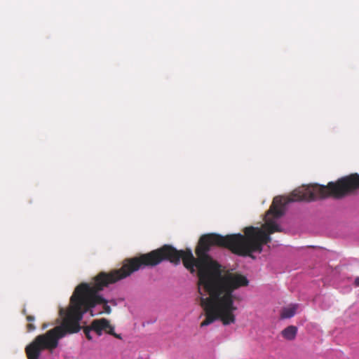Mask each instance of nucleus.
<instances>
[{
  "mask_svg": "<svg viewBox=\"0 0 359 359\" xmlns=\"http://www.w3.org/2000/svg\"><path fill=\"white\" fill-rule=\"evenodd\" d=\"M355 285L359 287V276L355 279Z\"/></svg>",
  "mask_w": 359,
  "mask_h": 359,
  "instance_id": "nucleus-9",
  "label": "nucleus"
},
{
  "mask_svg": "<svg viewBox=\"0 0 359 359\" xmlns=\"http://www.w3.org/2000/svg\"><path fill=\"white\" fill-rule=\"evenodd\" d=\"M22 313L23 315H25L26 316V320L28 322H33V321H34L35 317L34 316H32V315H28L27 313V311H26L25 309H22Z\"/></svg>",
  "mask_w": 359,
  "mask_h": 359,
  "instance_id": "nucleus-7",
  "label": "nucleus"
},
{
  "mask_svg": "<svg viewBox=\"0 0 359 359\" xmlns=\"http://www.w3.org/2000/svg\"><path fill=\"white\" fill-rule=\"evenodd\" d=\"M297 308L298 304H292L287 307H284L280 313V318L285 319L293 317L296 313Z\"/></svg>",
  "mask_w": 359,
  "mask_h": 359,
  "instance_id": "nucleus-6",
  "label": "nucleus"
},
{
  "mask_svg": "<svg viewBox=\"0 0 359 359\" xmlns=\"http://www.w3.org/2000/svg\"><path fill=\"white\" fill-rule=\"evenodd\" d=\"M47 327H48V325H47V324H46V323H44V324H43V325H42V329H43V330H45Z\"/></svg>",
  "mask_w": 359,
  "mask_h": 359,
  "instance_id": "nucleus-10",
  "label": "nucleus"
},
{
  "mask_svg": "<svg viewBox=\"0 0 359 359\" xmlns=\"http://www.w3.org/2000/svg\"><path fill=\"white\" fill-rule=\"evenodd\" d=\"M164 260L177 264L180 261L178 250L169 245L142 254L139 257L126 259L122 266L109 272L98 273L90 283H82L77 285L70 298V305L65 312L60 309V314H65L61 325L56 326L43 334L38 335L25 348L27 359H39L41 351L44 349L53 350L58 345L60 339L67 334L76 333L80 331L79 321L85 313L90 311L96 305L103 304L104 312L109 314L111 307L108 301L99 294L104 287L127 278L140 268L155 266Z\"/></svg>",
  "mask_w": 359,
  "mask_h": 359,
  "instance_id": "nucleus-2",
  "label": "nucleus"
},
{
  "mask_svg": "<svg viewBox=\"0 0 359 359\" xmlns=\"http://www.w3.org/2000/svg\"><path fill=\"white\" fill-rule=\"evenodd\" d=\"M357 189H359V175L357 173L341 177L335 182H330L327 186L316 184L299 187L291 193L285 201H283L280 197L274 198L269 210L266 212L263 227L269 234L282 232L283 229L274 219H278L283 215L284 206L288 203L314 201L330 196L341 198Z\"/></svg>",
  "mask_w": 359,
  "mask_h": 359,
  "instance_id": "nucleus-3",
  "label": "nucleus"
},
{
  "mask_svg": "<svg viewBox=\"0 0 359 359\" xmlns=\"http://www.w3.org/2000/svg\"><path fill=\"white\" fill-rule=\"evenodd\" d=\"M241 233L222 236L217 233L203 235L196 249L197 258L191 251L178 250L180 259L191 273L198 270L200 304L205 313V319L201 323L205 327L217 320L224 325L236 322L235 297L233 292L248 285V278L240 273H227L222 275L221 266L208 255L212 246L217 245L230 250L233 254L253 257V252H261L264 245L271 242V234L265 229L248 226Z\"/></svg>",
  "mask_w": 359,
  "mask_h": 359,
  "instance_id": "nucleus-1",
  "label": "nucleus"
},
{
  "mask_svg": "<svg viewBox=\"0 0 359 359\" xmlns=\"http://www.w3.org/2000/svg\"><path fill=\"white\" fill-rule=\"evenodd\" d=\"M92 330L95 331L98 336L102 335V332L104 331L107 334L112 335L116 339H122L120 334H116L114 332V327L111 325L109 320L106 318L94 320L92 321L90 326L85 327L83 328V332L86 335V337L88 340H92L93 339L92 336L90 335V332Z\"/></svg>",
  "mask_w": 359,
  "mask_h": 359,
  "instance_id": "nucleus-4",
  "label": "nucleus"
},
{
  "mask_svg": "<svg viewBox=\"0 0 359 359\" xmlns=\"http://www.w3.org/2000/svg\"><path fill=\"white\" fill-rule=\"evenodd\" d=\"M297 334V327L294 325H290L282 330L283 337L287 340L292 341L296 338Z\"/></svg>",
  "mask_w": 359,
  "mask_h": 359,
  "instance_id": "nucleus-5",
  "label": "nucleus"
},
{
  "mask_svg": "<svg viewBox=\"0 0 359 359\" xmlns=\"http://www.w3.org/2000/svg\"><path fill=\"white\" fill-rule=\"evenodd\" d=\"M26 328H27V331L30 332L35 330L36 326L32 323H29L27 325Z\"/></svg>",
  "mask_w": 359,
  "mask_h": 359,
  "instance_id": "nucleus-8",
  "label": "nucleus"
}]
</instances>
